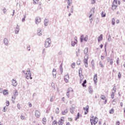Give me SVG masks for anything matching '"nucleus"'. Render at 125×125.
Here are the masks:
<instances>
[{"label":"nucleus","mask_w":125,"mask_h":125,"mask_svg":"<svg viewBox=\"0 0 125 125\" xmlns=\"http://www.w3.org/2000/svg\"><path fill=\"white\" fill-rule=\"evenodd\" d=\"M63 119H64L63 117H62L60 120L59 121V125H63Z\"/></svg>","instance_id":"nucleus-19"},{"label":"nucleus","mask_w":125,"mask_h":125,"mask_svg":"<svg viewBox=\"0 0 125 125\" xmlns=\"http://www.w3.org/2000/svg\"><path fill=\"white\" fill-rule=\"evenodd\" d=\"M113 91H114V92H116V91H117V88L116 87V86H114L113 88L112 89Z\"/></svg>","instance_id":"nucleus-45"},{"label":"nucleus","mask_w":125,"mask_h":125,"mask_svg":"<svg viewBox=\"0 0 125 125\" xmlns=\"http://www.w3.org/2000/svg\"><path fill=\"white\" fill-rule=\"evenodd\" d=\"M93 81L95 84H97V74L94 75Z\"/></svg>","instance_id":"nucleus-7"},{"label":"nucleus","mask_w":125,"mask_h":125,"mask_svg":"<svg viewBox=\"0 0 125 125\" xmlns=\"http://www.w3.org/2000/svg\"><path fill=\"white\" fill-rule=\"evenodd\" d=\"M35 21L36 24H39V23H40V22H41L42 19H41V18L37 17L36 18Z\"/></svg>","instance_id":"nucleus-6"},{"label":"nucleus","mask_w":125,"mask_h":125,"mask_svg":"<svg viewBox=\"0 0 125 125\" xmlns=\"http://www.w3.org/2000/svg\"><path fill=\"white\" fill-rule=\"evenodd\" d=\"M27 50L28 51H30L31 50V47H30V45H28V46H27Z\"/></svg>","instance_id":"nucleus-51"},{"label":"nucleus","mask_w":125,"mask_h":125,"mask_svg":"<svg viewBox=\"0 0 125 125\" xmlns=\"http://www.w3.org/2000/svg\"><path fill=\"white\" fill-rule=\"evenodd\" d=\"M116 101H117V100H116V99H114L113 100V101H112V104H113V105H115V104H116V103H114V102L116 103Z\"/></svg>","instance_id":"nucleus-54"},{"label":"nucleus","mask_w":125,"mask_h":125,"mask_svg":"<svg viewBox=\"0 0 125 125\" xmlns=\"http://www.w3.org/2000/svg\"><path fill=\"white\" fill-rule=\"evenodd\" d=\"M120 121L116 122V125H120Z\"/></svg>","instance_id":"nucleus-64"},{"label":"nucleus","mask_w":125,"mask_h":125,"mask_svg":"<svg viewBox=\"0 0 125 125\" xmlns=\"http://www.w3.org/2000/svg\"><path fill=\"white\" fill-rule=\"evenodd\" d=\"M97 122H98V118L96 117L94 118V119L91 118L90 119V123L91 125H96L97 124Z\"/></svg>","instance_id":"nucleus-3"},{"label":"nucleus","mask_w":125,"mask_h":125,"mask_svg":"<svg viewBox=\"0 0 125 125\" xmlns=\"http://www.w3.org/2000/svg\"><path fill=\"white\" fill-rule=\"evenodd\" d=\"M27 72H28V75L29 77H32V74L31 73V71H30V69L29 70H27Z\"/></svg>","instance_id":"nucleus-32"},{"label":"nucleus","mask_w":125,"mask_h":125,"mask_svg":"<svg viewBox=\"0 0 125 125\" xmlns=\"http://www.w3.org/2000/svg\"><path fill=\"white\" fill-rule=\"evenodd\" d=\"M77 65H80L81 64V60H79L77 62Z\"/></svg>","instance_id":"nucleus-56"},{"label":"nucleus","mask_w":125,"mask_h":125,"mask_svg":"<svg viewBox=\"0 0 125 125\" xmlns=\"http://www.w3.org/2000/svg\"><path fill=\"white\" fill-rule=\"evenodd\" d=\"M3 112H6V106H4L2 110Z\"/></svg>","instance_id":"nucleus-55"},{"label":"nucleus","mask_w":125,"mask_h":125,"mask_svg":"<svg viewBox=\"0 0 125 125\" xmlns=\"http://www.w3.org/2000/svg\"><path fill=\"white\" fill-rule=\"evenodd\" d=\"M115 96V92H112L111 94V98L112 99H114V97Z\"/></svg>","instance_id":"nucleus-37"},{"label":"nucleus","mask_w":125,"mask_h":125,"mask_svg":"<svg viewBox=\"0 0 125 125\" xmlns=\"http://www.w3.org/2000/svg\"><path fill=\"white\" fill-rule=\"evenodd\" d=\"M51 41H50V38H48L46 40L44 45L45 47L47 48V47H50L51 46Z\"/></svg>","instance_id":"nucleus-2"},{"label":"nucleus","mask_w":125,"mask_h":125,"mask_svg":"<svg viewBox=\"0 0 125 125\" xmlns=\"http://www.w3.org/2000/svg\"><path fill=\"white\" fill-rule=\"evenodd\" d=\"M3 94L4 95H6L7 94H8V91L6 89H4L3 91Z\"/></svg>","instance_id":"nucleus-22"},{"label":"nucleus","mask_w":125,"mask_h":125,"mask_svg":"<svg viewBox=\"0 0 125 125\" xmlns=\"http://www.w3.org/2000/svg\"><path fill=\"white\" fill-rule=\"evenodd\" d=\"M89 109V106H88V105L86 106V110L84 112V115H87V113H88V110Z\"/></svg>","instance_id":"nucleus-17"},{"label":"nucleus","mask_w":125,"mask_h":125,"mask_svg":"<svg viewBox=\"0 0 125 125\" xmlns=\"http://www.w3.org/2000/svg\"><path fill=\"white\" fill-rule=\"evenodd\" d=\"M83 35H81L80 36V42H83Z\"/></svg>","instance_id":"nucleus-26"},{"label":"nucleus","mask_w":125,"mask_h":125,"mask_svg":"<svg viewBox=\"0 0 125 125\" xmlns=\"http://www.w3.org/2000/svg\"><path fill=\"white\" fill-rule=\"evenodd\" d=\"M118 7V0H114L113 2L112 3V7L113 8V10H115L116 8Z\"/></svg>","instance_id":"nucleus-4"},{"label":"nucleus","mask_w":125,"mask_h":125,"mask_svg":"<svg viewBox=\"0 0 125 125\" xmlns=\"http://www.w3.org/2000/svg\"><path fill=\"white\" fill-rule=\"evenodd\" d=\"M109 114H114V109L112 108L110 110Z\"/></svg>","instance_id":"nucleus-38"},{"label":"nucleus","mask_w":125,"mask_h":125,"mask_svg":"<svg viewBox=\"0 0 125 125\" xmlns=\"http://www.w3.org/2000/svg\"><path fill=\"white\" fill-rule=\"evenodd\" d=\"M37 33L38 36H42V29L41 28H38V30H37Z\"/></svg>","instance_id":"nucleus-8"},{"label":"nucleus","mask_w":125,"mask_h":125,"mask_svg":"<svg viewBox=\"0 0 125 125\" xmlns=\"http://www.w3.org/2000/svg\"><path fill=\"white\" fill-rule=\"evenodd\" d=\"M74 41H72L71 42V45L72 46H75V44H77V43H78V38L77 37H75L74 38Z\"/></svg>","instance_id":"nucleus-5"},{"label":"nucleus","mask_w":125,"mask_h":125,"mask_svg":"<svg viewBox=\"0 0 125 125\" xmlns=\"http://www.w3.org/2000/svg\"><path fill=\"white\" fill-rule=\"evenodd\" d=\"M75 62H73L71 65V67L73 68H75Z\"/></svg>","instance_id":"nucleus-57"},{"label":"nucleus","mask_w":125,"mask_h":125,"mask_svg":"<svg viewBox=\"0 0 125 125\" xmlns=\"http://www.w3.org/2000/svg\"><path fill=\"white\" fill-rule=\"evenodd\" d=\"M88 52V48L86 47L84 50V53L85 55V54H87Z\"/></svg>","instance_id":"nucleus-25"},{"label":"nucleus","mask_w":125,"mask_h":125,"mask_svg":"<svg viewBox=\"0 0 125 125\" xmlns=\"http://www.w3.org/2000/svg\"><path fill=\"white\" fill-rule=\"evenodd\" d=\"M118 79H121V77H122V74H121V72H119L118 73Z\"/></svg>","instance_id":"nucleus-44"},{"label":"nucleus","mask_w":125,"mask_h":125,"mask_svg":"<svg viewBox=\"0 0 125 125\" xmlns=\"http://www.w3.org/2000/svg\"><path fill=\"white\" fill-rule=\"evenodd\" d=\"M68 92H70V91H73V89L72 88H69L67 91Z\"/></svg>","instance_id":"nucleus-49"},{"label":"nucleus","mask_w":125,"mask_h":125,"mask_svg":"<svg viewBox=\"0 0 125 125\" xmlns=\"http://www.w3.org/2000/svg\"><path fill=\"white\" fill-rule=\"evenodd\" d=\"M54 99V96H52L50 100V102H53Z\"/></svg>","instance_id":"nucleus-35"},{"label":"nucleus","mask_w":125,"mask_h":125,"mask_svg":"<svg viewBox=\"0 0 125 125\" xmlns=\"http://www.w3.org/2000/svg\"><path fill=\"white\" fill-rule=\"evenodd\" d=\"M17 107H18V109H19V110H20V108H21L20 104H17Z\"/></svg>","instance_id":"nucleus-60"},{"label":"nucleus","mask_w":125,"mask_h":125,"mask_svg":"<svg viewBox=\"0 0 125 125\" xmlns=\"http://www.w3.org/2000/svg\"><path fill=\"white\" fill-rule=\"evenodd\" d=\"M14 95L15 96H17L18 95V91H17V90H16L15 93H14Z\"/></svg>","instance_id":"nucleus-39"},{"label":"nucleus","mask_w":125,"mask_h":125,"mask_svg":"<svg viewBox=\"0 0 125 125\" xmlns=\"http://www.w3.org/2000/svg\"><path fill=\"white\" fill-rule=\"evenodd\" d=\"M80 48H78V51H76V56H79V55L78 54V53H80Z\"/></svg>","instance_id":"nucleus-40"},{"label":"nucleus","mask_w":125,"mask_h":125,"mask_svg":"<svg viewBox=\"0 0 125 125\" xmlns=\"http://www.w3.org/2000/svg\"><path fill=\"white\" fill-rule=\"evenodd\" d=\"M53 125H57V122L56 121H54L53 123H52Z\"/></svg>","instance_id":"nucleus-48"},{"label":"nucleus","mask_w":125,"mask_h":125,"mask_svg":"<svg viewBox=\"0 0 125 125\" xmlns=\"http://www.w3.org/2000/svg\"><path fill=\"white\" fill-rule=\"evenodd\" d=\"M107 39L108 42H111V35H109Z\"/></svg>","instance_id":"nucleus-52"},{"label":"nucleus","mask_w":125,"mask_h":125,"mask_svg":"<svg viewBox=\"0 0 125 125\" xmlns=\"http://www.w3.org/2000/svg\"><path fill=\"white\" fill-rule=\"evenodd\" d=\"M101 98V99H102V100H104L105 98V96L104 95H102Z\"/></svg>","instance_id":"nucleus-43"},{"label":"nucleus","mask_w":125,"mask_h":125,"mask_svg":"<svg viewBox=\"0 0 125 125\" xmlns=\"http://www.w3.org/2000/svg\"><path fill=\"white\" fill-rule=\"evenodd\" d=\"M3 42L5 45H8V40L6 38H4Z\"/></svg>","instance_id":"nucleus-15"},{"label":"nucleus","mask_w":125,"mask_h":125,"mask_svg":"<svg viewBox=\"0 0 125 125\" xmlns=\"http://www.w3.org/2000/svg\"><path fill=\"white\" fill-rule=\"evenodd\" d=\"M62 54H63V53H62V51H60L58 53L59 55H62Z\"/></svg>","instance_id":"nucleus-62"},{"label":"nucleus","mask_w":125,"mask_h":125,"mask_svg":"<svg viewBox=\"0 0 125 125\" xmlns=\"http://www.w3.org/2000/svg\"><path fill=\"white\" fill-rule=\"evenodd\" d=\"M42 54L43 56H45V49H43L42 50Z\"/></svg>","instance_id":"nucleus-46"},{"label":"nucleus","mask_w":125,"mask_h":125,"mask_svg":"<svg viewBox=\"0 0 125 125\" xmlns=\"http://www.w3.org/2000/svg\"><path fill=\"white\" fill-rule=\"evenodd\" d=\"M86 58H84L83 60V63H84V66L86 68H87L88 66V58L89 57V56L88 54H85Z\"/></svg>","instance_id":"nucleus-1"},{"label":"nucleus","mask_w":125,"mask_h":125,"mask_svg":"<svg viewBox=\"0 0 125 125\" xmlns=\"http://www.w3.org/2000/svg\"><path fill=\"white\" fill-rule=\"evenodd\" d=\"M44 25L48 26V21L47 19H45L44 21Z\"/></svg>","instance_id":"nucleus-21"},{"label":"nucleus","mask_w":125,"mask_h":125,"mask_svg":"<svg viewBox=\"0 0 125 125\" xmlns=\"http://www.w3.org/2000/svg\"><path fill=\"white\" fill-rule=\"evenodd\" d=\"M74 11V6H72V7L70 9V12H71V13H73Z\"/></svg>","instance_id":"nucleus-42"},{"label":"nucleus","mask_w":125,"mask_h":125,"mask_svg":"<svg viewBox=\"0 0 125 125\" xmlns=\"http://www.w3.org/2000/svg\"><path fill=\"white\" fill-rule=\"evenodd\" d=\"M52 75L54 78H56V69H55V68L53 69Z\"/></svg>","instance_id":"nucleus-12"},{"label":"nucleus","mask_w":125,"mask_h":125,"mask_svg":"<svg viewBox=\"0 0 125 125\" xmlns=\"http://www.w3.org/2000/svg\"><path fill=\"white\" fill-rule=\"evenodd\" d=\"M91 67H92V69L94 70L95 69L94 60H92L91 62Z\"/></svg>","instance_id":"nucleus-10"},{"label":"nucleus","mask_w":125,"mask_h":125,"mask_svg":"<svg viewBox=\"0 0 125 125\" xmlns=\"http://www.w3.org/2000/svg\"><path fill=\"white\" fill-rule=\"evenodd\" d=\"M6 106H9V101H7L6 102Z\"/></svg>","instance_id":"nucleus-50"},{"label":"nucleus","mask_w":125,"mask_h":125,"mask_svg":"<svg viewBox=\"0 0 125 125\" xmlns=\"http://www.w3.org/2000/svg\"><path fill=\"white\" fill-rule=\"evenodd\" d=\"M25 19H26V16H24V17L22 19V21L24 22Z\"/></svg>","instance_id":"nucleus-59"},{"label":"nucleus","mask_w":125,"mask_h":125,"mask_svg":"<svg viewBox=\"0 0 125 125\" xmlns=\"http://www.w3.org/2000/svg\"><path fill=\"white\" fill-rule=\"evenodd\" d=\"M66 96H67V97H68V98H69L70 95L69 94V92H68V91H67V92H66Z\"/></svg>","instance_id":"nucleus-61"},{"label":"nucleus","mask_w":125,"mask_h":125,"mask_svg":"<svg viewBox=\"0 0 125 125\" xmlns=\"http://www.w3.org/2000/svg\"><path fill=\"white\" fill-rule=\"evenodd\" d=\"M99 65H100V67H101L102 68H104V65L102 64V62L101 61L99 62Z\"/></svg>","instance_id":"nucleus-34"},{"label":"nucleus","mask_w":125,"mask_h":125,"mask_svg":"<svg viewBox=\"0 0 125 125\" xmlns=\"http://www.w3.org/2000/svg\"><path fill=\"white\" fill-rule=\"evenodd\" d=\"M25 78L27 79V80H29V79H30V80H32L33 78L32 76H29L28 75V73H25Z\"/></svg>","instance_id":"nucleus-20"},{"label":"nucleus","mask_w":125,"mask_h":125,"mask_svg":"<svg viewBox=\"0 0 125 125\" xmlns=\"http://www.w3.org/2000/svg\"><path fill=\"white\" fill-rule=\"evenodd\" d=\"M114 60L112 59L110 60V65H113Z\"/></svg>","instance_id":"nucleus-41"},{"label":"nucleus","mask_w":125,"mask_h":125,"mask_svg":"<svg viewBox=\"0 0 125 125\" xmlns=\"http://www.w3.org/2000/svg\"><path fill=\"white\" fill-rule=\"evenodd\" d=\"M64 81L65 83H68L69 81V75L67 74L64 76Z\"/></svg>","instance_id":"nucleus-14"},{"label":"nucleus","mask_w":125,"mask_h":125,"mask_svg":"<svg viewBox=\"0 0 125 125\" xmlns=\"http://www.w3.org/2000/svg\"><path fill=\"white\" fill-rule=\"evenodd\" d=\"M68 113V109H65L62 112V115H66Z\"/></svg>","instance_id":"nucleus-24"},{"label":"nucleus","mask_w":125,"mask_h":125,"mask_svg":"<svg viewBox=\"0 0 125 125\" xmlns=\"http://www.w3.org/2000/svg\"><path fill=\"white\" fill-rule=\"evenodd\" d=\"M56 114H59V107H57L55 110Z\"/></svg>","instance_id":"nucleus-31"},{"label":"nucleus","mask_w":125,"mask_h":125,"mask_svg":"<svg viewBox=\"0 0 125 125\" xmlns=\"http://www.w3.org/2000/svg\"><path fill=\"white\" fill-rule=\"evenodd\" d=\"M88 38V36L86 35L84 39H83V41H84V42H87Z\"/></svg>","instance_id":"nucleus-33"},{"label":"nucleus","mask_w":125,"mask_h":125,"mask_svg":"<svg viewBox=\"0 0 125 125\" xmlns=\"http://www.w3.org/2000/svg\"><path fill=\"white\" fill-rule=\"evenodd\" d=\"M42 121L43 122V123H46V118H45V117L43 118Z\"/></svg>","instance_id":"nucleus-53"},{"label":"nucleus","mask_w":125,"mask_h":125,"mask_svg":"<svg viewBox=\"0 0 125 125\" xmlns=\"http://www.w3.org/2000/svg\"><path fill=\"white\" fill-rule=\"evenodd\" d=\"M19 31H20L19 25L17 24L15 29V34H18V33H19Z\"/></svg>","instance_id":"nucleus-16"},{"label":"nucleus","mask_w":125,"mask_h":125,"mask_svg":"<svg viewBox=\"0 0 125 125\" xmlns=\"http://www.w3.org/2000/svg\"><path fill=\"white\" fill-rule=\"evenodd\" d=\"M112 25H115V19L113 18L112 20Z\"/></svg>","instance_id":"nucleus-47"},{"label":"nucleus","mask_w":125,"mask_h":125,"mask_svg":"<svg viewBox=\"0 0 125 125\" xmlns=\"http://www.w3.org/2000/svg\"><path fill=\"white\" fill-rule=\"evenodd\" d=\"M78 119H80V112H78L77 114V117L75 118V121H77Z\"/></svg>","instance_id":"nucleus-29"},{"label":"nucleus","mask_w":125,"mask_h":125,"mask_svg":"<svg viewBox=\"0 0 125 125\" xmlns=\"http://www.w3.org/2000/svg\"><path fill=\"white\" fill-rule=\"evenodd\" d=\"M103 35L101 34L100 36L98 38V42H100V41H103Z\"/></svg>","instance_id":"nucleus-13"},{"label":"nucleus","mask_w":125,"mask_h":125,"mask_svg":"<svg viewBox=\"0 0 125 125\" xmlns=\"http://www.w3.org/2000/svg\"><path fill=\"white\" fill-rule=\"evenodd\" d=\"M70 113L74 114V107L72 106L70 109Z\"/></svg>","instance_id":"nucleus-28"},{"label":"nucleus","mask_w":125,"mask_h":125,"mask_svg":"<svg viewBox=\"0 0 125 125\" xmlns=\"http://www.w3.org/2000/svg\"><path fill=\"white\" fill-rule=\"evenodd\" d=\"M2 11L3 12V13H5L6 12V9L4 8L3 9H2Z\"/></svg>","instance_id":"nucleus-58"},{"label":"nucleus","mask_w":125,"mask_h":125,"mask_svg":"<svg viewBox=\"0 0 125 125\" xmlns=\"http://www.w3.org/2000/svg\"><path fill=\"white\" fill-rule=\"evenodd\" d=\"M101 15H102V17H106V14L104 13V12H102L101 13Z\"/></svg>","instance_id":"nucleus-36"},{"label":"nucleus","mask_w":125,"mask_h":125,"mask_svg":"<svg viewBox=\"0 0 125 125\" xmlns=\"http://www.w3.org/2000/svg\"><path fill=\"white\" fill-rule=\"evenodd\" d=\"M85 83H86V80H85L83 83H82V86H83V87H86V85H85Z\"/></svg>","instance_id":"nucleus-23"},{"label":"nucleus","mask_w":125,"mask_h":125,"mask_svg":"<svg viewBox=\"0 0 125 125\" xmlns=\"http://www.w3.org/2000/svg\"><path fill=\"white\" fill-rule=\"evenodd\" d=\"M67 2L68 5H71L72 4V0H65Z\"/></svg>","instance_id":"nucleus-27"},{"label":"nucleus","mask_w":125,"mask_h":125,"mask_svg":"<svg viewBox=\"0 0 125 125\" xmlns=\"http://www.w3.org/2000/svg\"><path fill=\"white\" fill-rule=\"evenodd\" d=\"M17 81L16 80H15L14 79H13L12 81V84L13 86H16L17 85Z\"/></svg>","instance_id":"nucleus-9"},{"label":"nucleus","mask_w":125,"mask_h":125,"mask_svg":"<svg viewBox=\"0 0 125 125\" xmlns=\"http://www.w3.org/2000/svg\"><path fill=\"white\" fill-rule=\"evenodd\" d=\"M35 116L36 118H40L41 116V113H40V111L38 110L35 111Z\"/></svg>","instance_id":"nucleus-11"},{"label":"nucleus","mask_w":125,"mask_h":125,"mask_svg":"<svg viewBox=\"0 0 125 125\" xmlns=\"http://www.w3.org/2000/svg\"><path fill=\"white\" fill-rule=\"evenodd\" d=\"M21 120H24L25 119V117H24V116L21 115Z\"/></svg>","instance_id":"nucleus-63"},{"label":"nucleus","mask_w":125,"mask_h":125,"mask_svg":"<svg viewBox=\"0 0 125 125\" xmlns=\"http://www.w3.org/2000/svg\"><path fill=\"white\" fill-rule=\"evenodd\" d=\"M88 91L89 93H91V94L93 93V90L92 89V86H89Z\"/></svg>","instance_id":"nucleus-18"},{"label":"nucleus","mask_w":125,"mask_h":125,"mask_svg":"<svg viewBox=\"0 0 125 125\" xmlns=\"http://www.w3.org/2000/svg\"><path fill=\"white\" fill-rule=\"evenodd\" d=\"M60 71L62 73H63V67H62V63H61L60 65Z\"/></svg>","instance_id":"nucleus-30"}]
</instances>
